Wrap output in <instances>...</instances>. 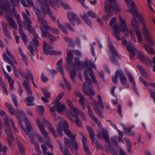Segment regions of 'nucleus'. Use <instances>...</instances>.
Masks as SVG:
<instances>
[{
    "label": "nucleus",
    "mask_w": 155,
    "mask_h": 155,
    "mask_svg": "<svg viewBox=\"0 0 155 155\" xmlns=\"http://www.w3.org/2000/svg\"><path fill=\"white\" fill-rule=\"evenodd\" d=\"M64 126V125L63 124L62 125H61V126L58 125V126H57V130L58 133V134L59 136L60 137L62 136L63 135V133H62L63 128V127L65 128H64V129L65 128L68 129V128L65 127H63Z\"/></svg>",
    "instance_id": "c03bdc74"
},
{
    "label": "nucleus",
    "mask_w": 155,
    "mask_h": 155,
    "mask_svg": "<svg viewBox=\"0 0 155 155\" xmlns=\"http://www.w3.org/2000/svg\"><path fill=\"white\" fill-rule=\"evenodd\" d=\"M35 99L33 97H26L25 99V102L28 106H31L34 105L33 101Z\"/></svg>",
    "instance_id": "cd10ccee"
},
{
    "label": "nucleus",
    "mask_w": 155,
    "mask_h": 155,
    "mask_svg": "<svg viewBox=\"0 0 155 155\" xmlns=\"http://www.w3.org/2000/svg\"><path fill=\"white\" fill-rule=\"evenodd\" d=\"M97 137L101 140L102 138L104 139L106 142H110V138L108 131L106 128H102L97 135Z\"/></svg>",
    "instance_id": "ddd939ff"
},
{
    "label": "nucleus",
    "mask_w": 155,
    "mask_h": 155,
    "mask_svg": "<svg viewBox=\"0 0 155 155\" xmlns=\"http://www.w3.org/2000/svg\"><path fill=\"white\" fill-rule=\"evenodd\" d=\"M5 130L7 135L11 139L13 138V136L9 127H5Z\"/></svg>",
    "instance_id": "8fccbe9b"
},
{
    "label": "nucleus",
    "mask_w": 155,
    "mask_h": 155,
    "mask_svg": "<svg viewBox=\"0 0 155 155\" xmlns=\"http://www.w3.org/2000/svg\"><path fill=\"white\" fill-rule=\"evenodd\" d=\"M6 54L8 55L11 58L12 60H13L14 62H16L15 57L9 51V50L8 48H7L6 49Z\"/></svg>",
    "instance_id": "052dcab7"
},
{
    "label": "nucleus",
    "mask_w": 155,
    "mask_h": 155,
    "mask_svg": "<svg viewBox=\"0 0 155 155\" xmlns=\"http://www.w3.org/2000/svg\"><path fill=\"white\" fill-rule=\"evenodd\" d=\"M118 137L117 136H114L111 138V140L112 143L116 146H118V143L117 142Z\"/></svg>",
    "instance_id": "4d7b16f0"
},
{
    "label": "nucleus",
    "mask_w": 155,
    "mask_h": 155,
    "mask_svg": "<svg viewBox=\"0 0 155 155\" xmlns=\"http://www.w3.org/2000/svg\"><path fill=\"white\" fill-rule=\"evenodd\" d=\"M120 82L123 84H125L127 81V79L124 74L120 78Z\"/></svg>",
    "instance_id": "338daca9"
},
{
    "label": "nucleus",
    "mask_w": 155,
    "mask_h": 155,
    "mask_svg": "<svg viewBox=\"0 0 155 155\" xmlns=\"http://www.w3.org/2000/svg\"><path fill=\"white\" fill-rule=\"evenodd\" d=\"M104 7L105 11L107 15H104L103 16V18L104 19L107 20L112 16V13L110 7L107 5V2H105Z\"/></svg>",
    "instance_id": "f3484780"
},
{
    "label": "nucleus",
    "mask_w": 155,
    "mask_h": 155,
    "mask_svg": "<svg viewBox=\"0 0 155 155\" xmlns=\"http://www.w3.org/2000/svg\"><path fill=\"white\" fill-rule=\"evenodd\" d=\"M65 134L69 137L71 141L67 138H65L64 139V143L65 145L68 147L71 148L72 146L74 150L77 151L78 150V146L77 143L76 141V135L71 133V131L68 129L65 128L64 129Z\"/></svg>",
    "instance_id": "7ed1b4c3"
},
{
    "label": "nucleus",
    "mask_w": 155,
    "mask_h": 155,
    "mask_svg": "<svg viewBox=\"0 0 155 155\" xmlns=\"http://www.w3.org/2000/svg\"><path fill=\"white\" fill-rule=\"evenodd\" d=\"M124 74V72L121 70H119L116 71L115 74V76H117V78L121 77Z\"/></svg>",
    "instance_id": "69168bd1"
},
{
    "label": "nucleus",
    "mask_w": 155,
    "mask_h": 155,
    "mask_svg": "<svg viewBox=\"0 0 155 155\" xmlns=\"http://www.w3.org/2000/svg\"><path fill=\"white\" fill-rule=\"evenodd\" d=\"M119 20L120 23V26H119L120 30L124 32L125 35L127 36H129V34H130L132 39L135 42H136V38L133 33V31L131 29H128L127 24L126 21L124 19L120 16L119 15Z\"/></svg>",
    "instance_id": "423d86ee"
},
{
    "label": "nucleus",
    "mask_w": 155,
    "mask_h": 155,
    "mask_svg": "<svg viewBox=\"0 0 155 155\" xmlns=\"http://www.w3.org/2000/svg\"><path fill=\"white\" fill-rule=\"evenodd\" d=\"M16 118L19 120H25L26 127L28 131L30 132L32 128V126L29 121L26 119L25 113L21 110H17L15 114Z\"/></svg>",
    "instance_id": "6e6552de"
},
{
    "label": "nucleus",
    "mask_w": 155,
    "mask_h": 155,
    "mask_svg": "<svg viewBox=\"0 0 155 155\" xmlns=\"http://www.w3.org/2000/svg\"><path fill=\"white\" fill-rule=\"evenodd\" d=\"M68 105L70 107V109L69 112L71 113V112L74 113L75 112L77 111V110L78 108L74 107L71 101L67 99L66 101Z\"/></svg>",
    "instance_id": "2f4dec72"
},
{
    "label": "nucleus",
    "mask_w": 155,
    "mask_h": 155,
    "mask_svg": "<svg viewBox=\"0 0 155 155\" xmlns=\"http://www.w3.org/2000/svg\"><path fill=\"white\" fill-rule=\"evenodd\" d=\"M57 110L58 111L61 113L66 108L65 104H61V102L57 103Z\"/></svg>",
    "instance_id": "72a5a7b5"
},
{
    "label": "nucleus",
    "mask_w": 155,
    "mask_h": 155,
    "mask_svg": "<svg viewBox=\"0 0 155 155\" xmlns=\"http://www.w3.org/2000/svg\"><path fill=\"white\" fill-rule=\"evenodd\" d=\"M87 108L88 109V113L90 118L94 121H97V118L94 116L90 107L89 106H88L87 107Z\"/></svg>",
    "instance_id": "f704fd0d"
},
{
    "label": "nucleus",
    "mask_w": 155,
    "mask_h": 155,
    "mask_svg": "<svg viewBox=\"0 0 155 155\" xmlns=\"http://www.w3.org/2000/svg\"><path fill=\"white\" fill-rule=\"evenodd\" d=\"M92 144L94 143L96 145L98 149H100L101 147V144L99 143V141L97 139H94L93 140H92Z\"/></svg>",
    "instance_id": "0e129e2a"
},
{
    "label": "nucleus",
    "mask_w": 155,
    "mask_h": 155,
    "mask_svg": "<svg viewBox=\"0 0 155 155\" xmlns=\"http://www.w3.org/2000/svg\"><path fill=\"white\" fill-rule=\"evenodd\" d=\"M12 101L14 105L16 107H18V104L17 99V97L15 94H12L11 96Z\"/></svg>",
    "instance_id": "6e6d98bb"
},
{
    "label": "nucleus",
    "mask_w": 155,
    "mask_h": 155,
    "mask_svg": "<svg viewBox=\"0 0 155 155\" xmlns=\"http://www.w3.org/2000/svg\"><path fill=\"white\" fill-rule=\"evenodd\" d=\"M82 89L84 93L86 94L87 95L92 96L95 94V92L93 89L92 88H90L89 86H86V84L85 82L83 83ZM90 98L91 100L94 101V110L100 117L102 118H103V116L98 108L96 101L94 99L93 97L92 96L90 97Z\"/></svg>",
    "instance_id": "39448f33"
},
{
    "label": "nucleus",
    "mask_w": 155,
    "mask_h": 155,
    "mask_svg": "<svg viewBox=\"0 0 155 155\" xmlns=\"http://www.w3.org/2000/svg\"><path fill=\"white\" fill-rule=\"evenodd\" d=\"M77 16V15L73 12H69L68 14V19L73 26H75V23L74 22V21L75 20Z\"/></svg>",
    "instance_id": "4be33fe9"
},
{
    "label": "nucleus",
    "mask_w": 155,
    "mask_h": 155,
    "mask_svg": "<svg viewBox=\"0 0 155 155\" xmlns=\"http://www.w3.org/2000/svg\"><path fill=\"white\" fill-rule=\"evenodd\" d=\"M48 38L49 39L51 43H52L54 41H56L57 40L56 38L54 36L50 34L48 35Z\"/></svg>",
    "instance_id": "680f3d73"
},
{
    "label": "nucleus",
    "mask_w": 155,
    "mask_h": 155,
    "mask_svg": "<svg viewBox=\"0 0 155 155\" xmlns=\"http://www.w3.org/2000/svg\"><path fill=\"white\" fill-rule=\"evenodd\" d=\"M98 104L99 106L102 109H104V106L101 97L100 95H98L97 97Z\"/></svg>",
    "instance_id": "09e8293b"
},
{
    "label": "nucleus",
    "mask_w": 155,
    "mask_h": 155,
    "mask_svg": "<svg viewBox=\"0 0 155 155\" xmlns=\"http://www.w3.org/2000/svg\"><path fill=\"white\" fill-rule=\"evenodd\" d=\"M108 46L112 54L115 57L117 56L118 54L114 46L111 44H109Z\"/></svg>",
    "instance_id": "58836bf2"
},
{
    "label": "nucleus",
    "mask_w": 155,
    "mask_h": 155,
    "mask_svg": "<svg viewBox=\"0 0 155 155\" xmlns=\"http://www.w3.org/2000/svg\"><path fill=\"white\" fill-rule=\"evenodd\" d=\"M77 111L75 112L74 113V114L76 115H79L81 116L83 120L84 121H86L87 120L85 116V114L84 113L81 111L79 109H78L77 110Z\"/></svg>",
    "instance_id": "4c0bfd02"
},
{
    "label": "nucleus",
    "mask_w": 155,
    "mask_h": 155,
    "mask_svg": "<svg viewBox=\"0 0 155 155\" xmlns=\"http://www.w3.org/2000/svg\"><path fill=\"white\" fill-rule=\"evenodd\" d=\"M52 116L55 121H58V125L61 126L64 124V127L66 128H68L69 127L67 122L62 117H57L56 114H54Z\"/></svg>",
    "instance_id": "dca6fc26"
},
{
    "label": "nucleus",
    "mask_w": 155,
    "mask_h": 155,
    "mask_svg": "<svg viewBox=\"0 0 155 155\" xmlns=\"http://www.w3.org/2000/svg\"><path fill=\"white\" fill-rule=\"evenodd\" d=\"M111 7L113 12L116 13H117L120 11V9L119 6L117 5L116 2H113V3L110 4Z\"/></svg>",
    "instance_id": "a878e982"
},
{
    "label": "nucleus",
    "mask_w": 155,
    "mask_h": 155,
    "mask_svg": "<svg viewBox=\"0 0 155 155\" xmlns=\"http://www.w3.org/2000/svg\"><path fill=\"white\" fill-rule=\"evenodd\" d=\"M122 43L124 44L125 46H126L127 48L130 53V58H133L135 56V51H136V48L132 45L130 42H128L127 41L125 40H122Z\"/></svg>",
    "instance_id": "f8f14e48"
},
{
    "label": "nucleus",
    "mask_w": 155,
    "mask_h": 155,
    "mask_svg": "<svg viewBox=\"0 0 155 155\" xmlns=\"http://www.w3.org/2000/svg\"><path fill=\"white\" fill-rule=\"evenodd\" d=\"M77 74L75 68H73L71 70L70 72L71 78L72 79V81L75 83V80L74 78L75 77Z\"/></svg>",
    "instance_id": "a18cd8bd"
},
{
    "label": "nucleus",
    "mask_w": 155,
    "mask_h": 155,
    "mask_svg": "<svg viewBox=\"0 0 155 155\" xmlns=\"http://www.w3.org/2000/svg\"><path fill=\"white\" fill-rule=\"evenodd\" d=\"M144 49L149 53L153 54H155V51L152 48L150 47L147 44H145L143 45Z\"/></svg>",
    "instance_id": "c9c22d12"
},
{
    "label": "nucleus",
    "mask_w": 155,
    "mask_h": 155,
    "mask_svg": "<svg viewBox=\"0 0 155 155\" xmlns=\"http://www.w3.org/2000/svg\"><path fill=\"white\" fill-rule=\"evenodd\" d=\"M40 28L41 31V36L42 38H44L46 37H48V35L50 33L48 32H46L44 31L43 29L44 28H43L42 26H40Z\"/></svg>",
    "instance_id": "864d4df0"
},
{
    "label": "nucleus",
    "mask_w": 155,
    "mask_h": 155,
    "mask_svg": "<svg viewBox=\"0 0 155 155\" xmlns=\"http://www.w3.org/2000/svg\"><path fill=\"white\" fill-rule=\"evenodd\" d=\"M112 28L114 30V34L116 39L118 41L121 40L119 32L121 31L119 28V26L117 25H114L113 26Z\"/></svg>",
    "instance_id": "412c9836"
},
{
    "label": "nucleus",
    "mask_w": 155,
    "mask_h": 155,
    "mask_svg": "<svg viewBox=\"0 0 155 155\" xmlns=\"http://www.w3.org/2000/svg\"><path fill=\"white\" fill-rule=\"evenodd\" d=\"M71 114L72 117H75V122L77 126L78 127H81L82 126V124L81 122L79 120L78 117L77 115H76L73 112L71 113Z\"/></svg>",
    "instance_id": "79ce46f5"
},
{
    "label": "nucleus",
    "mask_w": 155,
    "mask_h": 155,
    "mask_svg": "<svg viewBox=\"0 0 155 155\" xmlns=\"http://www.w3.org/2000/svg\"><path fill=\"white\" fill-rule=\"evenodd\" d=\"M82 141L83 148L84 150L88 155H90V152L89 150L87 145V139L86 137L84 135H82Z\"/></svg>",
    "instance_id": "393cba45"
},
{
    "label": "nucleus",
    "mask_w": 155,
    "mask_h": 155,
    "mask_svg": "<svg viewBox=\"0 0 155 155\" xmlns=\"http://www.w3.org/2000/svg\"><path fill=\"white\" fill-rule=\"evenodd\" d=\"M44 123L45 125V126L48 127L49 130L52 134L54 137L55 138L56 137H57L56 132L54 127L51 125V123L47 120L44 121Z\"/></svg>",
    "instance_id": "a211bd4d"
},
{
    "label": "nucleus",
    "mask_w": 155,
    "mask_h": 155,
    "mask_svg": "<svg viewBox=\"0 0 155 155\" xmlns=\"http://www.w3.org/2000/svg\"><path fill=\"white\" fill-rule=\"evenodd\" d=\"M41 8L40 10L35 9V12L38 16V21L40 24V26H42L43 28L45 30H48L49 29V26L47 24V21L41 17L40 15L41 13L43 14H48L50 16V15L47 13L45 12L41 11Z\"/></svg>",
    "instance_id": "9b49d317"
},
{
    "label": "nucleus",
    "mask_w": 155,
    "mask_h": 155,
    "mask_svg": "<svg viewBox=\"0 0 155 155\" xmlns=\"http://www.w3.org/2000/svg\"><path fill=\"white\" fill-rule=\"evenodd\" d=\"M5 106L12 115H13L15 114V110L12 104L9 103H6L5 104Z\"/></svg>",
    "instance_id": "473e14b6"
},
{
    "label": "nucleus",
    "mask_w": 155,
    "mask_h": 155,
    "mask_svg": "<svg viewBox=\"0 0 155 155\" xmlns=\"http://www.w3.org/2000/svg\"><path fill=\"white\" fill-rule=\"evenodd\" d=\"M129 80L133 85L132 88L135 93L137 95H139V93L137 91V88L136 86L135 83L134 81V79L131 74L128 72L127 73Z\"/></svg>",
    "instance_id": "aec40b11"
},
{
    "label": "nucleus",
    "mask_w": 155,
    "mask_h": 155,
    "mask_svg": "<svg viewBox=\"0 0 155 155\" xmlns=\"http://www.w3.org/2000/svg\"><path fill=\"white\" fill-rule=\"evenodd\" d=\"M3 59L6 62L9 63L10 64L13 65V62L10 59V58L7 56L5 53H4L3 55Z\"/></svg>",
    "instance_id": "603ef678"
},
{
    "label": "nucleus",
    "mask_w": 155,
    "mask_h": 155,
    "mask_svg": "<svg viewBox=\"0 0 155 155\" xmlns=\"http://www.w3.org/2000/svg\"><path fill=\"white\" fill-rule=\"evenodd\" d=\"M50 4L52 6H57L58 8L59 5L61 6L65 9H71V7L67 4L63 3L62 2L61 0H54L53 1L51 0L49 1Z\"/></svg>",
    "instance_id": "4468645a"
},
{
    "label": "nucleus",
    "mask_w": 155,
    "mask_h": 155,
    "mask_svg": "<svg viewBox=\"0 0 155 155\" xmlns=\"http://www.w3.org/2000/svg\"><path fill=\"white\" fill-rule=\"evenodd\" d=\"M43 48L44 53L46 55H59L61 54V51L52 50L54 49L53 47L48 45L45 41H43Z\"/></svg>",
    "instance_id": "1a4fd4ad"
},
{
    "label": "nucleus",
    "mask_w": 155,
    "mask_h": 155,
    "mask_svg": "<svg viewBox=\"0 0 155 155\" xmlns=\"http://www.w3.org/2000/svg\"><path fill=\"white\" fill-rule=\"evenodd\" d=\"M6 18L7 21L9 23L10 26L12 27L13 28H17L15 21L12 17L9 16H7L6 17Z\"/></svg>",
    "instance_id": "c85d7f7f"
},
{
    "label": "nucleus",
    "mask_w": 155,
    "mask_h": 155,
    "mask_svg": "<svg viewBox=\"0 0 155 155\" xmlns=\"http://www.w3.org/2000/svg\"><path fill=\"white\" fill-rule=\"evenodd\" d=\"M60 148L61 151L64 155H71V154L68 151H67L63 148L61 145H60Z\"/></svg>",
    "instance_id": "774afa93"
},
{
    "label": "nucleus",
    "mask_w": 155,
    "mask_h": 155,
    "mask_svg": "<svg viewBox=\"0 0 155 155\" xmlns=\"http://www.w3.org/2000/svg\"><path fill=\"white\" fill-rule=\"evenodd\" d=\"M124 140L127 143V150L129 152H130L132 148L131 142L130 140L127 138H125Z\"/></svg>",
    "instance_id": "ea45409f"
},
{
    "label": "nucleus",
    "mask_w": 155,
    "mask_h": 155,
    "mask_svg": "<svg viewBox=\"0 0 155 155\" xmlns=\"http://www.w3.org/2000/svg\"><path fill=\"white\" fill-rule=\"evenodd\" d=\"M24 19L25 20V21L23 22L25 25V27H26V28L29 31L30 33L32 34L34 37L32 41L30 42V45L28 46V48L31 54V57L32 58L33 56H35V51L34 48L39 46V43L38 40V36L35 29L31 27L32 23L30 17L28 16Z\"/></svg>",
    "instance_id": "f03ea898"
},
{
    "label": "nucleus",
    "mask_w": 155,
    "mask_h": 155,
    "mask_svg": "<svg viewBox=\"0 0 155 155\" xmlns=\"http://www.w3.org/2000/svg\"><path fill=\"white\" fill-rule=\"evenodd\" d=\"M12 7H15L20 5V0H10Z\"/></svg>",
    "instance_id": "bf43d9fd"
},
{
    "label": "nucleus",
    "mask_w": 155,
    "mask_h": 155,
    "mask_svg": "<svg viewBox=\"0 0 155 155\" xmlns=\"http://www.w3.org/2000/svg\"><path fill=\"white\" fill-rule=\"evenodd\" d=\"M36 123L38 127L42 134L44 138L47 140V145L50 148L53 149V146L51 144L50 138L48 136V133L45 130L42 123L38 119H37Z\"/></svg>",
    "instance_id": "0eeeda50"
},
{
    "label": "nucleus",
    "mask_w": 155,
    "mask_h": 155,
    "mask_svg": "<svg viewBox=\"0 0 155 155\" xmlns=\"http://www.w3.org/2000/svg\"><path fill=\"white\" fill-rule=\"evenodd\" d=\"M127 2V4L129 10V12L132 13L133 18L131 20V23L134 26V29L139 28V24L138 22L135 18L136 17L139 21L141 22L143 26V31L145 37L147 41V42L150 45H154V42L152 38L150 37L149 32L146 28V24L142 16L139 14L136 11V7L134 2L132 0H125Z\"/></svg>",
    "instance_id": "f257e3e1"
},
{
    "label": "nucleus",
    "mask_w": 155,
    "mask_h": 155,
    "mask_svg": "<svg viewBox=\"0 0 155 155\" xmlns=\"http://www.w3.org/2000/svg\"><path fill=\"white\" fill-rule=\"evenodd\" d=\"M29 81H27V82L24 81V83H23V85L26 90L27 92V94L29 95H31L32 94V93L29 85Z\"/></svg>",
    "instance_id": "7c9ffc66"
},
{
    "label": "nucleus",
    "mask_w": 155,
    "mask_h": 155,
    "mask_svg": "<svg viewBox=\"0 0 155 155\" xmlns=\"http://www.w3.org/2000/svg\"><path fill=\"white\" fill-rule=\"evenodd\" d=\"M62 61L63 59H61L58 61L57 64L58 67L57 68V69L64 76V72L63 70V67L61 66L62 64Z\"/></svg>",
    "instance_id": "c756f323"
},
{
    "label": "nucleus",
    "mask_w": 155,
    "mask_h": 155,
    "mask_svg": "<svg viewBox=\"0 0 155 155\" xmlns=\"http://www.w3.org/2000/svg\"><path fill=\"white\" fill-rule=\"evenodd\" d=\"M7 76V78L8 82H9L10 87L12 90H14V88L13 86L14 81L12 79V78L9 76Z\"/></svg>",
    "instance_id": "49530a36"
},
{
    "label": "nucleus",
    "mask_w": 155,
    "mask_h": 155,
    "mask_svg": "<svg viewBox=\"0 0 155 155\" xmlns=\"http://www.w3.org/2000/svg\"><path fill=\"white\" fill-rule=\"evenodd\" d=\"M56 110H57V104L51 107L50 109V112H51L52 115H53L54 114H56L55 113V112L56 111Z\"/></svg>",
    "instance_id": "e2e57ef3"
},
{
    "label": "nucleus",
    "mask_w": 155,
    "mask_h": 155,
    "mask_svg": "<svg viewBox=\"0 0 155 155\" xmlns=\"http://www.w3.org/2000/svg\"><path fill=\"white\" fill-rule=\"evenodd\" d=\"M135 31L139 39V42H141L142 41V35L140 31L139 28L136 29L134 30Z\"/></svg>",
    "instance_id": "37998d69"
},
{
    "label": "nucleus",
    "mask_w": 155,
    "mask_h": 155,
    "mask_svg": "<svg viewBox=\"0 0 155 155\" xmlns=\"http://www.w3.org/2000/svg\"><path fill=\"white\" fill-rule=\"evenodd\" d=\"M18 72L22 76L25 78V79L23 80V83H24V81H25L26 82H27V81H29V80L28 78V77L25 75L24 72L21 69H19L18 70Z\"/></svg>",
    "instance_id": "3c124183"
},
{
    "label": "nucleus",
    "mask_w": 155,
    "mask_h": 155,
    "mask_svg": "<svg viewBox=\"0 0 155 155\" xmlns=\"http://www.w3.org/2000/svg\"><path fill=\"white\" fill-rule=\"evenodd\" d=\"M86 64L88 65L91 67V68L90 67L89 68V71L90 72L89 75L93 82L95 84H97V82L95 79V77L94 74V72L93 71L92 69V68H93L94 69H96L95 65L93 63L91 62L89 60H88L87 61H86Z\"/></svg>",
    "instance_id": "2eb2a0df"
},
{
    "label": "nucleus",
    "mask_w": 155,
    "mask_h": 155,
    "mask_svg": "<svg viewBox=\"0 0 155 155\" xmlns=\"http://www.w3.org/2000/svg\"><path fill=\"white\" fill-rule=\"evenodd\" d=\"M17 143L20 153L21 154H24L25 153V151L24 146L19 141H17Z\"/></svg>",
    "instance_id": "a19ab883"
},
{
    "label": "nucleus",
    "mask_w": 155,
    "mask_h": 155,
    "mask_svg": "<svg viewBox=\"0 0 155 155\" xmlns=\"http://www.w3.org/2000/svg\"><path fill=\"white\" fill-rule=\"evenodd\" d=\"M11 5L8 1L6 0H0V15L3 16L4 11L6 12L7 15L10 12Z\"/></svg>",
    "instance_id": "9d476101"
},
{
    "label": "nucleus",
    "mask_w": 155,
    "mask_h": 155,
    "mask_svg": "<svg viewBox=\"0 0 155 155\" xmlns=\"http://www.w3.org/2000/svg\"><path fill=\"white\" fill-rule=\"evenodd\" d=\"M86 129L89 133L90 137L91 140H93L94 139V130L90 126H87Z\"/></svg>",
    "instance_id": "e433bc0d"
},
{
    "label": "nucleus",
    "mask_w": 155,
    "mask_h": 155,
    "mask_svg": "<svg viewBox=\"0 0 155 155\" xmlns=\"http://www.w3.org/2000/svg\"><path fill=\"white\" fill-rule=\"evenodd\" d=\"M138 58L141 61L144 63L145 61V59L144 56L141 54L140 52H138L137 53Z\"/></svg>",
    "instance_id": "13d9d810"
},
{
    "label": "nucleus",
    "mask_w": 155,
    "mask_h": 155,
    "mask_svg": "<svg viewBox=\"0 0 155 155\" xmlns=\"http://www.w3.org/2000/svg\"><path fill=\"white\" fill-rule=\"evenodd\" d=\"M41 147L43 150V153L44 155H54L52 153L46 152L47 148L45 145H42Z\"/></svg>",
    "instance_id": "de8ad7c7"
},
{
    "label": "nucleus",
    "mask_w": 155,
    "mask_h": 155,
    "mask_svg": "<svg viewBox=\"0 0 155 155\" xmlns=\"http://www.w3.org/2000/svg\"><path fill=\"white\" fill-rule=\"evenodd\" d=\"M67 57L66 58V61L68 64H71L73 62L74 57L72 54L71 50H67Z\"/></svg>",
    "instance_id": "b1692460"
},
{
    "label": "nucleus",
    "mask_w": 155,
    "mask_h": 155,
    "mask_svg": "<svg viewBox=\"0 0 155 155\" xmlns=\"http://www.w3.org/2000/svg\"><path fill=\"white\" fill-rule=\"evenodd\" d=\"M65 134L69 137L71 141L67 138H65L64 139V143L65 145L68 147L71 148L72 146L74 150L77 151L78 150V146L77 143L76 141V135L71 133V131L68 129L65 128L64 129Z\"/></svg>",
    "instance_id": "20e7f679"
},
{
    "label": "nucleus",
    "mask_w": 155,
    "mask_h": 155,
    "mask_svg": "<svg viewBox=\"0 0 155 155\" xmlns=\"http://www.w3.org/2000/svg\"><path fill=\"white\" fill-rule=\"evenodd\" d=\"M75 93L77 97H79V102L80 104L83 109H85L84 103L86 101V99L84 97V95L81 94L80 91H75Z\"/></svg>",
    "instance_id": "6ab92c4d"
},
{
    "label": "nucleus",
    "mask_w": 155,
    "mask_h": 155,
    "mask_svg": "<svg viewBox=\"0 0 155 155\" xmlns=\"http://www.w3.org/2000/svg\"><path fill=\"white\" fill-rule=\"evenodd\" d=\"M2 26L3 32L4 35L8 38L11 39V37L7 29V26L6 24L4 22H2Z\"/></svg>",
    "instance_id": "bb28decb"
},
{
    "label": "nucleus",
    "mask_w": 155,
    "mask_h": 155,
    "mask_svg": "<svg viewBox=\"0 0 155 155\" xmlns=\"http://www.w3.org/2000/svg\"><path fill=\"white\" fill-rule=\"evenodd\" d=\"M74 67L75 66H78V68L79 70H82L84 67V63L82 61H80V59L77 58H75L74 59Z\"/></svg>",
    "instance_id": "5701e85b"
},
{
    "label": "nucleus",
    "mask_w": 155,
    "mask_h": 155,
    "mask_svg": "<svg viewBox=\"0 0 155 155\" xmlns=\"http://www.w3.org/2000/svg\"><path fill=\"white\" fill-rule=\"evenodd\" d=\"M63 77L67 89L69 91H70L71 89V87L69 82L67 81V79L64 77V76L63 75Z\"/></svg>",
    "instance_id": "5fc2aeb1"
}]
</instances>
